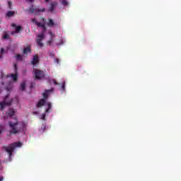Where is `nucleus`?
I'll list each match as a JSON object with an SVG mask.
<instances>
[{
  "instance_id": "obj_1",
  "label": "nucleus",
  "mask_w": 181,
  "mask_h": 181,
  "mask_svg": "<svg viewBox=\"0 0 181 181\" xmlns=\"http://www.w3.org/2000/svg\"><path fill=\"white\" fill-rule=\"evenodd\" d=\"M8 125L10 127V134H13L14 135L21 134V132H23L26 129V123L23 122L21 123L19 122L16 117L13 120L9 121Z\"/></svg>"
},
{
  "instance_id": "obj_2",
  "label": "nucleus",
  "mask_w": 181,
  "mask_h": 181,
  "mask_svg": "<svg viewBox=\"0 0 181 181\" xmlns=\"http://www.w3.org/2000/svg\"><path fill=\"white\" fill-rule=\"evenodd\" d=\"M40 21H42V23L37 22V21H36V18L32 19V22H33V23H35V25H37L38 28H42V33L37 36V40H36V43L37 46L42 48L44 46L43 42H42V40L45 39V33L46 32L47 28H46V20H45V18L41 17Z\"/></svg>"
},
{
  "instance_id": "obj_3",
  "label": "nucleus",
  "mask_w": 181,
  "mask_h": 181,
  "mask_svg": "<svg viewBox=\"0 0 181 181\" xmlns=\"http://www.w3.org/2000/svg\"><path fill=\"white\" fill-rule=\"evenodd\" d=\"M22 142H14L13 144H11L8 147L3 146V149H5L6 152L8 153L9 158H11L13 155L15 148H22Z\"/></svg>"
},
{
  "instance_id": "obj_4",
  "label": "nucleus",
  "mask_w": 181,
  "mask_h": 181,
  "mask_svg": "<svg viewBox=\"0 0 181 181\" xmlns=\"http://www.w3.org/2000/svg\"><path fill=\"white\" fill-rule=\"evenodd\" d=\"M45 71L40 69H34V77L35 80H42V78H45Z\"/></svg>"
},
{
  "instance_id": "obj_5",
  "label": "nucleus",
  "mask_w": 181,
  "mask_h": 181,
  "mask_svg": "<svg viewBox=\"0 0 181 181\" xmlns=\"http://www.w3.org/2000/svg\"><path fill=\"white\" fill-rule=\"evenodd\" d=\"M9 95H6L3 102L0 103V110H4L6 105H11L12 100H8Z\"/></svg>"
},
{
  "instance_id": "obj_6",
  "label": "nucleus",
  "mask_w": 181,
  "mask_h": 181,
  "mask_svg": "<svg viewBox=\"0 0 181 181\" xmlns=\"http://www.w3.org/2000/svg\"><path fill=\"white\" fill-rule=\"evenodd\" d=\"M14 71L15 74L6 75V78H8L9 77H11L13 81H18V65L16 64H14Z\"/></svg>"
},
{
  "instance_id": "obj_7",
  "label": "nucleus",
  "mask_w": 181,
  "mask_h": 181,
  "mask_svg": "<svg viewBox=\"0 0 181 181\" xmlns=\"http://www.w3.org/2000/svg\"><path fill=\"white\" fill-rule=\"evenodd\" d=\"M46 11L45 8H43L42 9H39V8H33V6H32V8H30L28 11L30 12V13H33L34 12H35V13H40V12H45Z\"/></svg>"
},
{
  "instance_id": "obj_8",
  "label": "nucleus",
  "mask_w": 181,
  "mask_h": 181,
  "mask_svg": "<svg viewBox=\"0 0 181 181\" xmlns=\"http://www.w3.org/2000/svg\"><path fill=\"white\" fill-rule=\"evenodd\" d=\"M11 26L13 28H16V30L11 32V35H13L15 33H19V32H21V30H22V26L21 25H16V24L13 23L11 24Z\"/></svg>"
},
{
  "instance_id": "obj_9",
  "label": "nucleus",
  "mask_w": 181,
  "mask_h": 181,
  "mask_svg": "<svg viewBox=\"0 0 181 181\" xmlns=\"http://www.w3.org/2000/svg\"><path fill=\"white\" fill-rule=\"evenodd\" d=\"M31 50L30 45H28L27 47H24L23 53V54H28V53H31Z\"/></svg>"
},
{
  "instance_id": "obj_10",
  "label": "nucleus",
  "mask_w": 181,
  "mask_h": 181,
  "mask_svg": "<svg viewBox=\"0 0 181 181\" xmlns=\"http://www.w3.org/2000/svg\"><path fill=\"white\" fill-rule=\"evenodd\" d=\"M37 63H39V57L37 55H34L32 60V64L35 66V64H37Z\"/></svg>"
},
{
  "instance_id": "obj_11",
  "label": "nucleus",
  "mask_w": 181,
  "mask_h": 181,
  "mask_svg": "<svg viewBox=\"0 0 181 181\" xmlns=\"http://www.w3.org/2000/svg\"><path fill=\"white\" fill-rule=\"evenodd\" d=\"M56 6H57V2L54 1V2L51 3L50 7H49V11L53 12L54 11V8H56Z\"/></svg>"
},
{
  "instance_id": "obj_12",
  "label": "nucleus",
  "mask_w": 181,
  "mask_h": 181,
  "mask_svg": "<svg viewBox=\"0 0 181 181\" xmlns=\"http://www.w3.org/2000/svg\"><path fill=\"white\" fill-rule=\"evenodd\" d=\"M46 104V100L45 99H41L37 104V107L38 108H40V107H43V105Z\"/></svg>"
},
{
  "instance_id": "obj_13",
  "label": "nucleus",
  "mask_w": 181,
  "mask_h": 181,
  "mask_svg": "<svg viewBox=\"0 0 181 181\" xmlns=\"http://www.w3.org/2000/svg\"><path fill=\"white\" fill-rule=\"evenodd\" d=\"M53 91V89L45 90V92L42 94L44 98H47L49 97V94Z\"/></svg>"
},
{
  "instance_id": "obj_14",
  "label": "nucleus",
  "mask_w": 181,
  "mask_h": 181,
  "mask_svg": "<svg viewBox=\"0 0 181 181\" xmlns=\"http://www.w3.org/2000/svg\"><path fill=\"white\" fill-rule=\"evenodd\" d=\"M47 26H49V28H53V26H54V22H53L52 19H49V21L47 22Z\"/></svg>"
},
{
  "instance_id": "obj_15",
  "label": "nucleus",
  "mask_w": 181,
  "mask_h": 181,
  "mask_svg": "<svg viewBox=\"0 0 181 181\" xmlns=\"http://www.w3.org/2000/svg\"><path fill=\"white\" fill-rule=\"evenodd\" d=\"M8 115L10 116V117H13V115H15V110L12 108H10L8 110Z\"/></svg>"
},
{
  "instance_id": "obj_16",
  "label": "nucleus",
  "mask_w": 181,
  "mask_h": 181,
  "mask_svg": "<svg viewBox=\"0 0 181 181\" xmlns=\"http://www.w3.org/2000/svg\"><path fill=\"white\" fill-rule=\"evenodd\" d=\"M14 15H15V11H9L6 13V16H8V18H11V17L13 16Z\"/></svg>"
},
{
  "instance_id": "obj_17",
  "label": "nucleus",
  "mask_w": 181,
  "mask_h": 181,
  "mask_svg": "<svg viewBox=\"0 0 181 181\" xmlns=\"http://www.w3.org/2000/svg\"><path fill=\"white\" fill-rule=\"evenodd\" d=\"M4 40H8L9 39V35L6 32L4 33V35L2 37Z\"/></svg>"
},
{
  "instance_id": "obj_18",
  "label": "nucleus",
  "mask_w": 181,
  "mask_h": 181,
  "mask_svg": "<svg viewBox=\"0 0 181 181\" xmlns=\"http://www.w3.org/2000/svg\"><path fill=\"white\" fill-rule=\"evenodd\" d=\"M25 88H26V83H25V82H23L21 85V91H23V90H25Z\"/></svg>"
},
{
  "instance_id": "obj_19",
  "label": "nucleus",
  "mask_w": 181,
  "mask_h": 181,
  "mask_svg": "<svg viewBox=\"0 0 181 181\" xmlns=\"http://www.w3.org/2000/svg\"><path fill=\"white\" fill-rule=\"evenodd\" d=\"M47 105H48V108H47L45 110V112H49V111H50V110H52V103H49L47 104Z\"/></svg>"
},
{
  "instance_id": "obj_20",
  "label": "nucleus",
  "mask_w": 181,
  "mask_h": 181,
  "mask_svg": "<svg viewBox=\"0 0 181 181\" xmlns=\"http://www.w3.org/2000/svg\"><path fill=\"white\" fill-rule=\"evenodd\" d=\"M16 59L17 60L22 61L23 59V56H22V55H21V54H17V55L16 56Z\"/></svg>"
},
{
  "instance_id": "obj_21",
  "label": "nucleus",
  "mask_w": 181,
  "mask_h": 181,
  "mask_svg": "<svg viewBox=\"0 0 181 181\" xmlns=\"http://www.w3.org/2000/svg\"><path fill=\"white\" fill-rule=\"evenodd\" d=\"M4 53H5V49L4 48H1L0 51V59H2L3 57L2 54H4Z\"/></svg>"
},
{
  "instance_id": "obj_22",
  "label": "nucleus",
  "mask_w": 181,
  "mask_h": 181,
  "mask_svg": "<svg viewBox=\"0 0 181 181\" xmlns=\"http://www.w3.org/2000/svg\"><path fill=\"white\" fill-rule=\"evenodd\" d=\"M62 4L64 6H67V5H69V2L67 1V0H62Z\"/></svg>"
},
{
  "instance_id": "obj_23",
  "label": "nucleus",
  "mask_w": 181,
  "mask_h": 181,
  "mask_svg": "<svg viewBox=\"0 0 181 181\" xmlns=\"http://www.w3.org/2000/svg\"><path fill=\"white\" fill-rule=\"evenodd\" d=\"M5 90H6L8 92L12 91V86H8L5 88Z\"/></svg>"
},
{
  "instance_id": "obj_24",
  "label": "nucleus",
  "mask_w": 181,
  "mask_h": 181,
  "mask_svg": "<svg viewBox=\"0 0 181 181\" xmlns=\"http://www.w3.org/2000/svg\"><path fill=\"white\" fill-rule=\"evenodd\" d=\"M49 81L54 83L55 86H59V83H57V81H56L54 79H52Z\"/></svg>"
},
{
  "instance_id": "obj_25",
  "label": "nucleus",
  "mask_w": 181,
  "mask_h": 181,
  "mask_svg": "<svg viewBox=\"0 0 181 181\" xmlns=\"http://www.w3.org/2000/svg\"><path fill=\"white\" fill-rule=\"evenodd\" d=\"M64 43V42L63 41V40H60L59 42L57 43V46H62V45H63Z\"/></svg>"
},
{
  "instance_id": "obj_26",
  "label": "nucleus",
  "mask_w": 181,
  "mask_h": 181,
  "mask_svg": "<svg viewBox=\"0 0 181 181\" xmlns=\"http://www.w3.org/2000/svg\"><path fill=\"white\" fill-rule=\"evenodd\" d=\"M8 9H12V2L8 1Z\"/></svg>"
},
{
  "instance_id": "obj_27",
  "label": "nucleus",
  "mask_w": 181,
  "mask_h": 181,
  "mask_svg": "<svg viewBox=\"0 0 181 181\" xmlns=\"http://www.w3.org/2000/svg\"><path fill=\"white\" fill-rule=\"evenodd\" d=\"M41 119H46V113H44L41 115Z\"/></svg>"
},
{
  "instance_id": "obj_28",
  "label": "nucleus",
  "mask_w": 181,
  "mask_h": 181,
  "mask_svg": "<svg viewBox=\"0 0 181 181\" xmlns=\"http://www.w3.org/2000/svg\"><path fill=\"white\" fill-rule=\"evenodd\" d=\"M52 42H53V38H50L49 40H48V45H52Z\"/></svg>"
},
{
  "instance_id": "obj_29",
  "label": "nucleus",
  "mask_w": 181,
  "mask_h": 181,
  "mask_svg": "<svg viewBox=\"0 0 181 181\" xmlns=\"http://www.w3.org/2000/svg\"><path fill=\"white\" fill-rule=\"evenodd\" d=\"M49 35H50L51 37H52V38L54 37V36H55V35L52 32H49Z\"/></svg>"
},
{
  "instance_id": "obj_30",
  "label": "nucleus",
  "mask_w": 181,
  "mask_h": 181,
  "mask_svg": "<svg viewBox=\"0 0 181 181\" xmlns=\"http://www.w3.org/2000/svg\"><path fill=\"white\" fill-rule=\"evenodd\" d=\"M65 87H66V83L64 82V83H63V85L62 86V90H64Z\"/></svg>"
},
{
  "instance_id": "obj_31",
  "label": "nucleus",
  "mask_w": 181,
  "mask_h": 181,
  "mask_svg": "<svg viewBox=\"0 0 181 181\" xmlns=\"http://www.w3.org/2000/svg\"><path fill=\"white\" fill-rule=\"evenodd\" d=\"M55 62H56V63H57V64H59V63H60V60L59 59V58L55 59Z\"/></svg>"
},
{
  "instance_id": "obj_32",
  "label": "nucleus",
  "mask_w": 181,
  "mask_h": 181,
  "mask_svg": "<svg viewBox=\"0 0 181 181\" xmlns=\"http://www.w3.org/2000/svg\"><path fill=\"white\" fill-rule=\"evenodd\" d=\"M1 78H2V79L4 78V74H1Z\"/></svg>"
},
{
  "instance_id": "obj_33",
  "label": "nucleus",
  "mask_w": 181,
  "mask_h": 181,
  "mask_svg": "<svg viewBox=\"0 0 181 181\" xmlns=\"http://www.w3.org/2000/svg\"><path fill=\"white\" fill-rule=\"evenodd\" d=\"M4 180V177H0V181Z\"/></svg>"
},
{
  "instance_id": "obj_34",
  "label": "nucleus",
  "mask_w": 181,
  "mask_h": 181,
  "mask_svg": "<svg viewBox=\"0 0 181 181\" xmlns=\"http://www.w3.org/2000/svg\"><path fill=\"white\" fill-rule=\"evenodd\" d=\"M1 86H4V82H1Z\"/></svg>"
},
{
  "instance_id": "obj_35",
  "label": "nucleus",
  "mask_w": 181,
  "mask_h": 181,
  "mask_svg": "<svg viewBox=\"0 0 181 181\" xmlns=\"http://www.w3.org/2000/svg\"><path fill=\"white\" fill-rule=\"evenodd\" d=\"M30 1V2H33V0H29Z\"/></svg>"
},
{
  "instance_id": "obj_36",
  "label": "nucleus",
  "mask_w": 181,
  "mask_h": 181,
  "mask_svg": "<svg viewBox=\"0 0 181 181\" xmlns=\"http://www.w3.org/2000/svg\"><path fill=\"white\" fill-rule=\"evenodd\" d=\"M45 2H49V0H45Z\"/></svg>"
},
{
  "instance_id": "obj_37",
  "label": "nucleus",
  "mask_w": 181,
  "mask_h": 181,
  "mask_svg": "<svg viewBox=\"0 0 181 181\" xmlns=\"http://www.w3.org/2000/svg\"><path fill=\"white\" fill-rule=\"evenodd\" d=\"M33 87V84H31V88Z\"/></svg>"
},
{
  "instance_id": "obj_38",
  "label": "nucleus",
  "mask_w": 181,
  "mask_h": 181,
  "mask_svg": "<svg viewBox=\"0 0 181 181\" xmlns=\"http://www.w3.org/2000/svg\"><path fill=\"white\" fill-rule=\"evenodd\" d=\"M2 133V131L1 130H0V134H1Z\"/></svg>"
},
{
  "instance_id": "obj_39",
  "label": "nucleus",
  "mask_w": 181,
  "mask_h": 181,
  "mask_svg": "<svg viewBox=\"0 0 181 181\" xmlns=\"http://www.w3.org/2000/svg\"><path fill=\"white\" fill-rule=\"evenodd\" d=\"M2 90L0 89V93L1 92Z\"/></svg>"
}]
</instances>
